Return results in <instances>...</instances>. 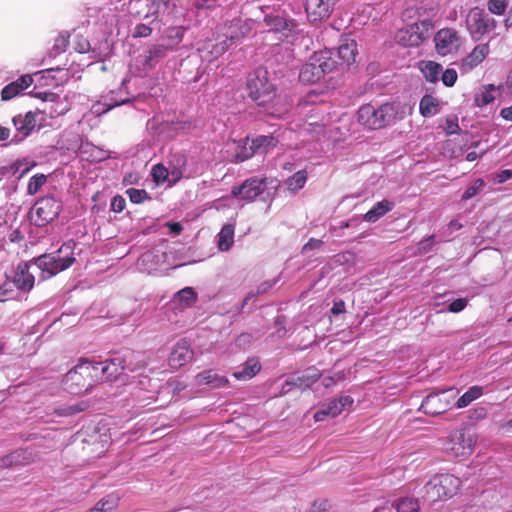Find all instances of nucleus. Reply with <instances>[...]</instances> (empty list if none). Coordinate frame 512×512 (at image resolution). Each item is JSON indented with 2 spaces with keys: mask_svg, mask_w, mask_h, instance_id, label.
<instances>
[{
  "mask_svg": "<svg viewBox=\"0 0 512 512\" xmlns=\"http://www.w3.org/2000/svg\"><path fill=\"white\" fill-rule=\"evenodd\" d=\"M455 398L453 389L427 395L420 409L427 415L435 416L446 412Z\"/></svg>",
  "mask_w": 512,
  "mask_h": 512,
  "instance_id": "12",
  "label": "nucleus"
},
{
  "mask_svg": "<svg viewBox=\"0 0 512 512\" xmlns=\"http://www.w3.org/2000/svg\"><path fill=\"white\" fill-rule=\"evenodd\" d=\"M265 189V179L252 177L245 180L240 186L233 187V196L247 201H253Z\"/></svg>",
  "mask_w": 512,
  "mask_h": 512,
  "instance_id": "16",
  "label": "nucleus"
},
{
  "mask_svg": "<svg viewBox=\"0 0 512 512\" xmlns=\"http://www.w3.org/2000/svg\"><path fill=\"white\" fill-rule=\"evenodd\" d=\"M496 87L492 84L483 86V88L475 95V104L478 107H483L494 101Z\"/></svg>",
  "mask_w": 512,
  "mask_h": 512,
  "instance_id": "31",
  "label": "nucleus"
},
{
  "mask_svg": "<svg viewBox=\"0 0 512 512\" xmlns=\"http://www.w3.org/2000/svg\"><path fill=\"white\" fill-rule=\"evenodd\" d=\"M320 376L321 375L319 373H313V374L305 375L303 377H298L297 381H299V383H296V384L299 387H309L313 383L317 382L319 380Z\"/></svg>",
  "mask_w": 512,
  "mask_h": 512,
  "instance_id": "47",
  "label": "nucleus"
},
{
  "mask_svg": "<svg viewBox=\"0 0 512 512\" xmlns=\"http://www.w3.org/2000/svg\"><path fill=\"white\" fill-rule=\"evenodd\" d=\"M460 484V479L452 474L436 475L423 487L422 498L428 503L447 499L456 494Z\"/></svg>",
  "mask_w": 512,
  "mask_h": 512,
  "instance_id": "6",
  "label": "nucleus"
},
{
  "mask_svg": "<svg viewBox=\"0 0 512 512\" xmlns=\"http://www.w3.org/2000/svg\"><path fill=\"white\" fill-rule=\"evenodd\" d=\"M10 283L6 282L2 286H0V302H4L12 297V295H9L11 292L9 290Z\"/></svg>",
  "mask_w": 512,
  "mask_h": 512,
  "instance_id": "55",
  "label": "nucleus"
},
{
  "mask_svg": "<svg viewBox=\"0 0 512 512\" xmlns=\"http://www.w3.org/2000/svg\"><path fill=\"white\" fill-rule=\"evenodd\" d=\"M187 157L181 151L171 152L167 161L171 183H176L186 175Z\"/></svg>",
  "mask_w": 512,
  "mask_h": 512,
  "instance_id": "21",
  "label": "nucleus"
},
{
  "mask_svg": "<svg viewBox=\"0 0 512 512\" xmlns=\"http://www.w3.org/2000/svg\"><path fill=\"white\" fill-rule=\"evenodd\" d=\"M130 201L135 204H140L147 199H150L148 193L143 189L130 188L126 191Z\"/></svg>",
  "mask_w": 512,
  "mask_h": 512,
  "instance_id": "43",
  "label": "nucleus"
},
{
  "mask_svg": "<svg viewBox=\"0 0 512 512\" xmlns=\"http://www.w3.org/2000/svg\"><path fill=\"white\" fill-rule=\"evenodd\" d=\"M152 32V29L145 24L136 25L133 36L134 37H148Z\"/></svg>",
  "mask_w": 512,
  "mask_h": 512,
  "instance_id": "52",
  "label": "nucleus"
},
{
  "mask_svg": "<svg viewBox=\"0 0 512 512\" xmlns=\"http://www.w3.org/2000/svg\"><path fill=\"white\" fill-rule=\"evenodd\" d=\"M234 243V226L224 225L218 234V247L221 251H227Z\"/></svg>",
  "mask_w": 512,
  "mask_h": 512,
  "instance_id": "30",
  "label": "nucleus"
},
{
  "mask_svg": "<svg viewBox=\"0 0 512 512\" xmlns=\"http://www.w3.org/2000/svg\"><path fill=\"white\" fill-rule=\"evenodd\" d=\"M249 96L258 105H266L275 98V86L268 79V71L258 68L251 73L247 80Z\"/></svg>",
  "mask_w": 512,
  "mask_h": 512,
  "instance_id": "7",
  "label": "nucleus"
},
{
  "mask_svg": "<svg viewBox=\"0 0 512 512\" xmlns=\"http://www.w3.org/2000/svg\"><path fill=\"white\" fill-rule=\"evenodd\" d=\"M433 238H434L433 236H430V237L422 240L419 243V250L422 252H428L434 243Z\"/></svg>",
  "mask_w": 512,
  "mask_h": 512,
  "instance_id": "56",
  "label": "nucleus"
},
{
  "mask_svg": "<svg viewBox=\"0 0 512 512\" xmlns=\"http://www.w3.org/2000/svg\"><path fill=\"white\" fill-rule=\"evenodd\" d=\"M434 42L437 53L442 56L456 52L461 45L457 31L451 28L439 30L435 35Z\"/></svg>",
  "mask_w": 512,
  "mask_h": 512,
  "instance_id": "14",
  "label": "nucleus"
},
{
  "mask_svg": "<svg viewBox=\"0 0 512 512\" xmlns=\"http://www.w3.org/2000/svg\"><path fill=\"white\" fill-rule=\"evenodd\" d=\"M74 247L75 243L70 241L53 253L43 254L30 262L20 263L16 268L12 283L19 290L30 291L35 283V276L31 269L40 271L42 280L55 276L74 263L75 257L72 253Z\"/></svg>",
  "mask_w": 512,
  "mask_h": 512,
  "instance_id": "1",
  "label": "nucleus"
},
{
  "mask_svg": "<svg viewBox=\"0 0 512 512\" xmlns=\"http://www.w3.org/2000/svg\"><path fill=\"white\" fill-rule=\"evenodd\" d=\"M439 101L431 95H425L419 104L420 113L424 117H431L439 111Z\"/></svg>",
  "mask_w": 512,
  "mask_h": 512,
  "instance_id": "29",
  "label": "nucleus"
},
{
  "mask_svg": "<svg viewBox=\"0 0 512 512\" xmlns=\"http://www.w3.org/2000/svg\"><path fill=\"white\" fill-rule=\"evenodd\" d=\"M118 505V499L114 496H107L100 500L89 512H113Z\"/></svg>",
  "mask_w": 512,
  "mask_h": 512,
  "instance_id": "38",
  "label": "nucleus"
},
{
  "mask_svg": "<svg viewBox=\"0 0 512 512\" xmlns=\"http://www.w3.org/2000/svg\"><path fill=\"white\" fill-rule=\"evenodd\" d=\"M33 82V79L30 75H24L18 78L14 83H17V87L21 90V92L28 88Z\"/></svg>",
  "mask_w": 512,
  "mask_h": 512,
  "instance_id": "53",
  "label": "nucleus"
},
{
  "mask_svg": "<svg viewBox=\"0 0 512 512\" xmlns=\"http://www.w3.org/2000/svg\"><path fill=\"white\" fill-rule=\"evenodd\" d=\"M99 370V381H114L120 380L126 383L129 379L128 374H124L125 370L135 373L146 367V362L139 353H129L123 359L113 358L105 361L104 363H94Z\"/></svg>",
  "mask_w": 512,
  "mask_h": 512,
  "instance_id": "2",
  "label": "nucleus"
},
{
  "mask_svg": "<svg viewBox=\"0 0 512 512\" xmlns=\"http://www.w3.org/2000/svg\"><path fill=\"white\" fill-rule=\"evenodd\" d=\"M67 46V39L64 37L58 38L55 43V48L59 49L60 51H64Z\"/></svg>",
  "mask_w": 512,
  "mask_h": 512,
  "instance_id": "63",
  "label": "nucleus"
},
{
  "mask_svg": "<svg viewBox=\"0 0 512 512\" xmlns=\"http://www.w3.org/2000/svg\"><path fill=\"white\" fill-rule=\"evenodd\" d=\"M397 512H419L420 505L417 500L412 498H403L396 504Z\"/></svg>",
  "mask_w": 512,
  "mask_h": 512,
  "instance_id": "41",
  "label": "nucleus"
},
{
  "mask_svg": "<svg viewBox=\"0 0 512 512\" xmlns=\"http://www.w3.org/2000/svg\"><path fill=\"white\" fill-rule=\"evenodd\" d=\"M62 210L60 200L46 196L39 199L30 211L31 219L37 226H44L55 220Z\"/></svg>",
  "mask_w": 512,
  "mask_h": 512,
  "instance_id": "9",
  "label": "nucleus"
},
{
  "mask_svg": "<svg viewBox=\"0 0 512 512\" xmlns=\"http://www.w3.org/2000/svg\"><path fill=\"white\" fill-rule=\"evenodd\" d=\"M482 394L483 388L481 386H472L457 400L456 405L458 408H465Z\"/></svg>",
  "mask_w": 512,
  "mask_h": 512,
  "instance_id": "34",
  "label": "nucleus"
},
{
  "mask_svg": "<svg viewBox=\"0 0 512 512\" xmlns=\"http://www.w3.org/2000/svg\"><path fill=\"white\" fill-rule=\"evenodd\" d=\"M263 23L267 27V31L279 33L284 38L294 37L295 34L299 33L298 23L280 14L266 15Z\"/></svg>",
  "mask_w": 512,
  "mask_h": 512,
  "instance_id": "13",
  "label": "nucleus"
},
{
  "mask_svg": "<svg viewBox=\"0 0 512 512\" xmlns=\"http://www.w3.org/2000/svg\"><path fill=\"white\" fill-rule=\"evenodd\" d=\"M467 306V300L465 298H459L454 300L448 306V311L452 313L461 312Z\"/></svg>",
  "mask_w": 512,
  "mask_h": 512,
  "instance_id": "51",
  "label": "nucleus"
},
{
  "mask_svg": "<svg viewBox=\"0 0 512 512\" xmlns=\"http://www.w3.org/2000/svg\"><path fill=\"white\" fill-rule=\"evenodd\" d=\"M279 140L273 135H260L253 139V147L256 153H267L275 148Z\"/></svg>",
  "mask_w": 512,
  "mask_h": 512,
  "instance_id": "28",
  "label": "nucleus"
},
{
  "mask_svg": "<svg viewBox=\"0 0 512 512\" xmlns=\"http://www.w3.org/2000/svg\"><path fill=\"white\" fill-rule=\"evenodd\" d=\"M476 442L477 436L475 433L457 430L451 434L448 450L452 456L464 459L473 453Z\"/></svg>",
  "mask_w": 512,
  "mask_h": 512,
  "instance_id": "11",
  "label": "nucleus"
},
{
  "mask_svg": "<svg viewBox=\"0 0 512 512\" xmlns=\"http://www.w3.org/2000/svg\"><path fill=\"white\" fill-rule=\"evenodd\" d=\"M125 384L133 385L134 388H138L140 390H149L151 387V379L147 375L138 373L136 375L129 376V379Z\"/></svg>",
  "mask_w": 512,
  "mask_h": 512,
  "instance_id": "39",
  "label": "nucleus"
},
{
  "mask_svg": "<svg viewBox=\"0 0 512 512\" xmlns=\"http://www.w3.org/2000/svg\"><path fill=\"white\" fill-rule=\"evenodd\" d=\"M488 44L477 45L471 53L462 60V67L465 71H469L478 66L488 55Z\"/></svg>",
  "mask_w": 512,
  "mask_h": 512,
  "instance_id": "24",
  "label": "nucleus"
},
{
  "mask_svg": "<svg viewBox=\"0 0 512 512\" xmlns=\"http://www.w3.org/2000/svg\"><path fill=\"white\" fill-rule=\"evenodd\" d=\"M196 384L208 385L212 388L225 387L228 384V379L225 376L219 375L214 370H205L200 372L195 377Z\"/></svg>",
  "mask_w": 512,
  "mask_h": 512,
  "instance_id": "23",
  "label": "nucleus"
},
{
  "mask_svg": "<svg viewBox=\"0 0 512 512\" xmlns=\"http://www.w3.org/2000/svg\"><path fill=\"white\" fill-rule=\"evenodd\" d=\"M274 285V282L271 281H265L261 283L257 288V294H263L266 293L272 286Z\"/></svg>",
  "mask_w": 512,
  "mask_h": 512,
  "instance_id": "60",
  "label": "nucleus"
},
{
  "mask_svg": "<svg viewBox=\"0 0 512 512\" xmlns=\"http://www.w3.org/2000/svg\"><path fill=\"white\" fill-rule=\"evenodd\" d=\"M252 23L250 20L234 19L225 28L223 36L234 44L239 39L245 37L251 31Z\"/></svg>",
  "mask_w": 512,
  "mask_h": 512,
  "instance_id": "20",
  "label": "nucleus"
},
{
  "mask_svg": "<svg viewBox=\"0 0 512 512\" xmlns=\"http://www.w3.org/2000/svg\"><path fill=\"white\" fill-rule=\"evenodd\" d=\"M256 154V150L253 147V140L249 142L247 139L243 145H237L235 159L237 162L245 161Z\"/></svg>",
  "mask_w": 512,
  "mask_h": 512,
  "instance_id": "37",
  "label": "nucleus"
},
{
  "mask_svg": "<svg viewBox=\"0 0 512 512\" xmlns=\"http://www.w3.org/2000/svg\"><path fill=\"white\" fill-rule=\"evenodd\" d=\"M357 44L354 40H346L341 43L337 48L336 52H333V56H337V66H349L355 61ZM335 59V57H333Z\"/></svg>",
  "mask_w": 512,
  "mask_h": 512,
  "instance_id": "22",
  "label": "nucleus"
},
{
  "mask_svg": "<svg viewBox=\"0 0 512 512\" xmlns=\"http://www.w3.org/2000/svg\"><path fill=\"white\" fill-rule=\"evenodd\" d=\"M432 29L431 19H423L400 29L396 34V40L404 47H417L429 37Z\"/></svg>",
  "mask_w": 512,
  "mask_h": 512,
  "instance_id": "8",
  "label": "nucleus"
},
{
  "mask_svg": "<svg viewBox=\"0 0 512 512\" xmlns=\"http://www.w3.org/2000/svg\"><path fill=\"white\" fill-rule=\"evenodd\" d=\"M46 181H47V176L44 174H36V175L32 176L30 178L28 186H27V193L29 195H35L44 186Z\"/></svg>",
  "mask_w": 512,
  "mask_h": 512,
  "instance_id": "40",
  "label": "nucleus"
},
{
  "mask_svg": "<svg viewBox=\"0 0 512 512\" xmlns=\"http://www.w3.org/2000/svg\"><path fill=\"white\" fill-rule=\"evenodd\" d=\"M442 82L447 87H452L457 80V72L454 69H447L442 74Z\"/></svg>",
  "mask_w": 512,
  "mask_h": 512,
  "instance_id": "48",
  "label": "nucleus"
},
{
  "mask_svg": "<svg viewBox=\"0 0 512 512\" xmlns=\"http://www.w3.org/2000/svg\"><path fill=\"white\" fill-rule=\"evenodd\" d=\"M485 183L482 179H477L471 186H469L462 195V200H468L475 196L483 187Z\"/></svg>",
  "mask_w": 512,
  "mask_h": 512,
  "instance_id": "44",
  "label": "nucleus"
},
{
  "mask_svg": "<svg viewBox=\"0 0 512 512\" xmlns=\"http://www.w3.org/2000/svg\"><path fill=\"white\" fill-rule=\"evenodd\" d=\"M420 69L426 80L433 83L438 81L439 75L442 71L441 65L432 61L422 62Z\"/></svg>",
  "mask_w": 512,
  "mask_h": 512,
  "instance_id": "33",
  "label": "nucleus"
},
{
  "mask_svg": "<svg viewBox=\"0 0 512 512\" xmlns=\"http://www.w3.org/2000/svg\"><path fill=\"white\" fill-rule=\"evenodd\" d=\"M512 177V171L511 170H503L497 175V182L498 183H504L507 180H509Z\"/></svg>",
  "mask_w": 512,
  "mask_h": 512,
  "instance_id": "58",
  "label": "nucleus"
},
{
  "mask_svg": "<svg viewBox=\"0 0 512 512\" xmlns=\"http://www.w3.org/2000/svg\"><path fill=\"white\" fill-rule=\"evenodd\" d=\"M25 453V451L17 450L3 457L2 459H0V467L7 468L14 465H24L25 463H27L25 461L26 457H24Z\"/></svg>",
  "mask_w": 512,
  "mask_h": 512,
  "instance_id": "36",
  "label": "nucleus"
},
{
  "mask_svg": "<svg viewBox=\"0 0 512 512\" xmlns=\"http://www.w3.org/2000/svg\"><path fill=\"white\" fill-rule=\"evenodd\" d=\"M168 48L163 45H153L149 48L148 54L145 56V65L148 67H153L156 63L163 59L167 55Z\"/></svg>",
  "mask_w": 512,
  "mask_h": 512,
  "instance_id": "32",
  "label": "nucleus"
},
{
  "mask_svg": "<svg viewBox=\"0 0 512 512\" xmlns=\"http://www.w3.org/2000/svg\"><path fill=\"white\" fill-rule=\"evenodd\" d=\"M9 238L12 242H18L23 239V235L19 230H14L10 233Z\"/></svg>",
  "mask_w": 512,
  "mask_h": 512,
  "instance_id": "64",
  "label": "nucleus"
},
{
  "mask_svg": "<svg viewBox=\"0 0 512 512\" xmlns=\"http://www.w3.org/2000/svg\"><path fill=\"white\" fill-rule=\"evenodd\" d=\"M337 0H306L305 11L310 22L322 21L331 15Z\"/></svg>",
  "mask_w": 512,
  "mask_h": 512,
  "instance_id": "17",
  "label": "nucleus"
},
{
  "mask_svg": "<svg viewBox=\"0 0 512 512\" xmlns=\"http://www.w3.org/2000/svg\"><path fill=\"white\" fill-rule=\"evenodd\" d=\"M306 181L307 172L305 170H299L286 180V185L290 191L295 193L304 187Z\"/></svg>",
  "mask_w": 512,
  "mask_h": 512,
  "instance_id": "35",
  "label": "nucleus"
},
{
  "mask_svg": "<svg viewBox=\"0 0 512 512\" xmlns=\"http://www.w3.org/2000/svg\"><path fill=\"white\" fill-rule=\"evenodd\" d=\"M231 45L232 43H230L229 39L225 37L224 40L213 46L211 53L214 54L215 57H218L228 50Z\"/></svg>",
  "mask_w": 512,
  "mask_h": 512,
  "instance_id": "49",
  "label": "nucleus"
},
{
  "mask_svg": "<svg viewBox=\"0 0 512 512\" xmlns=\"http://www.w3.org/2000/svg\"><path fill=\"white\" fill-rule=\"evenodd\" d=\"M344 311H345V303L343 301L335 302L331 309V312L334 315L341 314Z\"/></svg>",
  "mask_w": 512,
  "mask_h": 512,
  "instance_id": "59",
  "label": "nucleus"
},
{
  "mask_svg": "<svg viewBox=\"0 0 512 512\" xmlns=\"http://www.w3.org/2000/svg\"><path fill=\"white\" fill-rule=\"evenodd\" d=\"M323 245V241L320 239L311 238L302 248V252L306 253L313 249H318Z\"/></svg>",
  "mask_w": 512,
  "mask_h": 512,
  "instance_id": "54",
  "label": "nucleus"
},
{
  "mask_svg": "<svg viewBox=\"0 0 512 512\" xmlns=\"http://www.w3.org/2000/svg\"><path fill=\"white\" fill-rule=\"evenodd\" d=\"M98 366L91 361H82L69 370L63 378L65 390L71 394L90 391L99 382Z\"/></svg>",
  "mask_w": 512,
  "mask_h": 512,
  "instance_id": "3",
  "label": "nucleus"
},
{
  "mask_svg": "<svg viewBox=\"0 0 512 512\" xmlns=\"http://www.w3.org/2000/svg\"><path fill=\"white\" fill-rule=\"evenodd\" d=\"M398 106L394 103H384L379 106L366 104L359 108L358 122L368 129H381L397 118Z\"/></svg>",
  "mask_w": 512,
  "mask_h": 512,
  "instance_id": "4",
  "label": "nucleus"
},
{
  "mask_svg": "<svg viewBox=\"0 0 512 512\" xmlns=\"http://www.w3.org/2000/svg\"><path fill=\"white\" fill-rule=\"evenodd\" d=\"M126 205L125 199L120 196L116 195L111 200V210L117 213H120L124 210Z\"/></svg>",
  "mask_w": 512,
  "mask_h": 512,
  "instance_id": "50",
  "label": "nucleus"
},
{
  "mask_svg": "<svg viewBox=\"0 0 512 512\" xmlns=\"http://www.w3.org/2000/svg\"><path fill=\"white\" fill-rule=\"evenodd\" d=\"M446 123H447L446 129H447V132H448L449 134H454V133H456V132H457V129H458L459 127H458V124H457L454 120H450V119H448V120L446 121Z\"/></svg>",
  "mask_w": 512,
  "mask_h": 512,
  "instance_id": "62",
  "label": "nucleus"
},
{
  "mask_svg": "<svg viewBox=\"0 0 512 512\" xmlns=\"http://www.w3.org/2000/svg\"><path fill=\"white\" fill-rule=\"evenodd\" d=\"M466 25L471 37L480 40L486 33L495 28V20L478 7L472 8L467 17Z\"/></svg>",
  "mask_w": 512,
  "mask_h": 512,
  "instance_id": "10",
  "label": "nucleus"
},
{
  "mask_svg": "<svg viewBox=\"0 0 512 512\" xmlns=\"http://www.w3.org/2000/svg\"><path fill=\"white\" fill-rule=\"evenodd\" d=\"M20 93L21 90L17 87V83L12 82L3 88L1 97L3 100H10Z\"/></svg>",
  "mask_w": 512,
  "mask_h": 512,
  "instance_id": "46",
  "label": "nucleus"
},
{
  "mask_svg": "<svg viewBox=\"0 0 512 512\" xmlns=\"http://www.w3.org/2000/svg\"><path fill=\"white\" fill-rule=\"evenodd\" d=\"M336 59L331 50L315 52L309 61L302 65L299 80L304 84H313L320 81L326 73L336 68Z\"/></svg>",
  "mask_w": 512,
  "mask_h": 512,
  "instance_id": "5",
  "label": "nucleus"
},
{
  "mask_svg": "<svg viewBox=\"0 0 512 512\" xmlns=\"http://www.w3.org/2000/svg\"><path fill=\"white\" fill-rule=\"evenodd\" d=\"M153 179L157 182L169 180L171 182L170 169L163 164H157L152 168Z\"/></svg>",
  "mask_w": 512,
  "mask_h": 512,
  "instance_id": "42",
  "label": "nucleus"
},
{
  "mask_svg": "<svg viewBox=\"0 0 512 512\" xmlns=\"http://www.w3.org/2000/svg\"><path fill=\"white\" fill-rule=\"evenodd\" d=\"M43 120V115L40 111H28L25 114H18L12 118V123L17 131L18 140L28 137L32 131Z\"/></svg>",
  "mask_w": 512,
  "mask_h": 512,
  "instance_id": "15",
  "label": "nucleus"
},
{
  "mask_svg": "<svg viewBox=\"0 0 512 512\" xmlns=\"http://www.w3.org/2000/svg\"><path fill=\"white\" fill-rule=\"evenodd\" d=\"M198 299L197 293L192 287H185L175 293L173 302L180 308L192 307Z\"/></svg>",
  "mask_w": 512,
  "mask_h": 512,
  "instance_id": "26",
  "label": "nucleus"
},
{
  "mask_svg": "<svg viewBox=\"0 0 512 512\" xmlns=\"http://www.w3.org/2000/svg\"><path fill=\"white\" fill-rule=\"evenodd\" d=\"M193 357V351L186 339L178 341L169 356V365L172 368H179L189 362Z\"/></svg>",
  "mask_w": 512,
  "mask_h": 512,
  "instance_id": "19",
  "label": "nucleus"
},
{
  "mask_svg": "<svg viewBox=\"0 0 512 512\" xmlns=\"http://www.w3.org/2000/svg\"><path fill=\"white\" fill-rule=\"evenodd\" d=\"M500 116L507 121H512V105L501 109Z\"/></svg>",
  "mask_w": 512,
  "mask_h": 512,
  "instance_id": "61",
  "label": "nucleus"
},
{
  "mask_svg": "<svg viewBox=\"0 0 512 512\" xmlns=\"http://www.w3.org/2000/svg\"><path fill=\"white\" fill-rule=\"evenodd\" d=\"M217 0H196L197 9L211 8Z\"/></svg>",
  "mask_w": 512,
  "mask_h": 512,
  "instance_id": "57",
  "label": "nucleus"
},
{
  "mask_svg": "<svg viewBox=\"0 0 512 512\" xmlns=\"http://www.w3.org/2000/svg\"><path fill=\"white\" fill-rule=\"evenodd\" d=\"M353 404V399L350 396H341L333 399L322 407L314 414L315 421H323L326 417H336L347 407Z\"/></svg>",
  "mask_w": 512,
  "mask_h": 512,
  "instance_id": "18",
  "label": "nucleus"
},
{
  "mask_svg": "<svg viewBox=\"0 0 512 512\" xmlns=\"http://www.w3.org/2000/svg\"><path fill=\"white\" fill-rule=\"evenodd\" d=\"M394 204L388 200L377 202L365 215L364 220L370 223L376 222L387 212L391 211Z\"/></svg>",
  "mask_w": 512,
  "mask_h": 512,
  "instance_id": "27",
  "label": "nucleus"
},
{
  "mask_svg": "<svg viewBox=\"0 0 512 512\" xmlns=\"http://www.w3.org/2000/svg\"><path fill=\"white\" fill-rule=\"evenodd\" d=\"M261 365L258 359L249 358L239 371L233 373V376L240 381H247L259 373Z\"/></svg>",
  "mask_w": 512,
  "mask_h": 512,
  "instance_id": "25",
  "label": "nucleus"
},
{
  "mask_svg": "<svg viewBox=\"0 0 512 512\" xmlns=\"http://www.w3.org/2000/svg\"><path fill=\"white\" fill-rule=\"evenodd\" d=\"M507 0H489L488 9L491 13L501 15L507 8Z\"/></svg>",
  "mask_w": 512,
  "mask_h": 512,
  "instance_id": "45",
  "label": "nucleus"
}]
</instances>
